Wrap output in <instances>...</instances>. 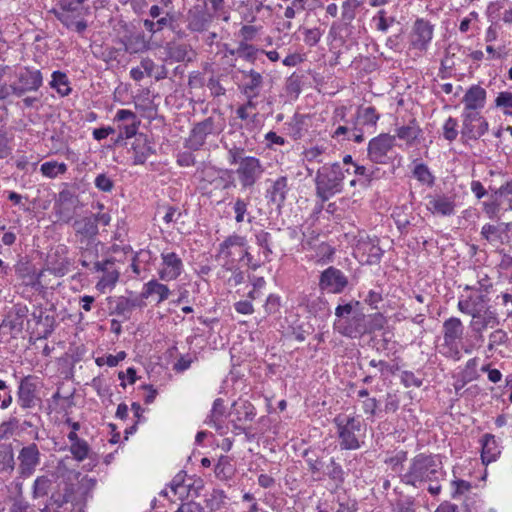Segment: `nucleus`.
<instances>
[{"mask_svg": "<svg viewBox=\"0 0 512 512\" xmlns=\"http://www.w3.org/2000/svg\"><path fill=\"white\" fill-rule=\"evenodd\" d=\"M167 58L174 62L191 61L193 58V51L187 44L170 43L166 47Z\"/></svg>", "mask_w": 512, "mask_h": 512, "instance_id": "72a5a7b5", "label": "nucleus"}, {"mask_svg": "<svg viewBox=\"0 0 512 512\" xmlns=\"http://www.w3.org/2000/svg\"><path fill=\"white\" fill-rule=\"evenodd\" d=\"M358 3L354 0H346L342 4V20L345 23H350L356 15V8Z\"/></svg>", "mask_w": 512, "mask_h": 512, "instance_id": "13d9d810", "label": "nucleus"}, {"mask_svg": "<svg viewBox=\"0 0 512 512\" xmlns=\"http://www.w3.org/2000/svg\"><path fill=\"white\" fill-rule=\"evenodd\" d=\"M486 90L479 85H472L463 96V113H480L486 104Z\"/></svg>", "mask_w": 512, "mask_h": 512, "instance_id": "b1692460", "label": "nucleus"}, {"mask_svg": "<svg viewBox=\"0 0 512 512\" xmlns=\"http://www.w3.org/2000/svg\"><path fill=\"white\" fill-rule=\"evenodd\" d=\"M67 165L63 162L47 161L41 164L40 172L42 175L49 179H54L58 175L65 174L67 172Z\"/></svg>", "mask_w": 512, "mask_h": 512, "instance_id": "58836bf2", "label": "nucleus"}, {"mask_svg": "<svg viewBox=\"0 0 512 512\" xmlns=\"http://www.w3.org/2000/svg\"><path fill=\"white\" fill-rule=\"evenodd\" d=\"M116 261H119L116 257L107 259L96 269V272H103V276L96 284V289L101 293H106L107 290H112L118 282L120 271L115 267Z\"/></svg>", "mask_w": 512, "mask_h": 512, "instance_id": "4be33fe9", "label": "nucleus"}, {"mask_svg": "<svg viewBox=\"0 0 512 512\" xmlns=\"http://www.w3.org/2000/svg\"><path fill=\"white\" fill-rule=\"evenodd\" d=\"M495 105H496V107L501 108L505 115H511L512 114V111H511V109H512V92H510V91L500 92L495 99Z\"/></svg>", "mask_w": 512, "mask_h": 512, "instance_id": "5fc2aeb1", "label": "nucleus"}, {"mask_svg": "<svg viewBox=\"0 0 512 512\" xmlns=\"http://www.w3.org/2000/svg\"><path fill=\"white\" fill-rule=\"evenodd\" d=\"M264 172L265 167L259 158L255 156L245 157L235 170L241 190L252 189L262 178Z\"/></svg>", "mask_w": 512, "mask_h": 512, "instance_id": "1a4fd4ad", "label": "nucleus"}, {"mask_svg": "<svg viewBox=\"0 0 512 512\" xmlns=\"http://www.w3.org/2000/svg\"><path fill=\"white\" fill-rule=\"evenodd\" d=\"M221 131V126L216 123L213 117L205 118L193 125L184 141V146L191 151L201 150L210 136H217Z\"/></svg>", "mask_w": 512, "mask_h": 512, "instance_id": "6e6552de", "label": "nucleus"}, {"mask_svg": "<svg viewBox=\"0 0 512 512\" xmlns=\"http://www.w3.org/2000/svg\"><path fill=\"white\" fill-rule=\"evenodd\" d=\"M347 285V277L341 270L333 266L325 269L320 275L319 288L322 291L339 294L344 291Z\"/></svg>", "mask_w": 512, "mask_h": 512, "instance_id": "a211bd4d", "label": "nucleus"}, {"mask_svg": "<svg viewBox=\"0 0 512 512\" xmlns=\"http://www.w3.org/2000/svg\"><path fill=\"white\" fill-rule=\"evenodd\" d=\"M52 88L56 89L60 96H67L71 92L68 77L61 71H54L52 73V80L50 82Z\"/></svg>", "mask_w": 512, "mask_h": 512, "instance_id": "ea45409f", "label": "nucleus"}, {"mask_svg": "<svg viewBox=\"0 0 512 512\" xmlns=\"http://www.w3.org/2000/svg\"><path fill=\"white\" fill-rule=\"evenodd\" d=\"M161 265L158 271L159 278L163 281L177 279L183 272L182 259L175 252H163Z\"/></svg>", "mask_w": 512, "mask_h": 512, "instance_id": "aec40b11", "label": "nucleus"}, {"mask_svg": "<svg viewBox=\"0 0 512 512\" xmlns=\"http://www.w3.org/2000/svg\"><path fill=\"white\" fill-rule=\"evenodd\" d=\"M500 321L495 310L488 307L481 313L480 319H472L471 327L475 332H482L487 327H494L499 325Z\"/></svg>", "mask_w": 512, "mask_h": 512, "instance_id": "473e14b6", "label": "nucleus"}, {"mask_svg": "<svg viewBox=\"0 0 512 512\" xmlns=\"http://www.w3.org/2000/svg\"><path fill=\"white\" fill-rule=\"evenodd\" d=\"M125 51L130 54L140 53L148 49V43L143 35L129 37L125 43Z\"/></svg>", "mask_w": 512, "mask_h": 512, "instance_id": "a18cd8bd", "label": "nucleus"}, {"mask_svg": "<svg viewBox=\"0 0 512 512\" xmlns=\"http://www.w3.org/2000/svg\"><path fill=\"white\" fill-rule=\"evenodd\" d=\"M306 0H292L291 5L285 9L284 16L287 19H293L296 13L306 9Z\"/></svg>", "mask_w": 512, "mask_h": 512, "instance_id": "69168bd1", "label": "nucleus"}, {"mask_svg": "<svg viewBox=\"0 0 512 512\" xmlns=\"http://www.w3.org/2000/svg\"><path fill=\"white\" fill-rule=\"evenodd\" d=\"M380 115L373 106H360L358 107L355 115L354 124L360 127H373L379 120Z\"/></svg>", "mask_w": 512, "mask_h": 512, "instance_id": "7c9ffc66", "label": "nucleus"}, {"mask_svg": "<svg viewBox=\"0 0 512 512\" xmlns=\"http://www.w3.org/2000/svg\"><path fill=\"white\" fill-rule=\"evenodd\" d=\"M14 455L10 448L0 450V473H11L14 470Z\"/></svg>", "mask_w": 512, "mask_h": 512, "instance_id": "603ef678", "label": "nucleus"}, {"mask_svg": "<svg viewBox=\"0 0 512 512\" xmlns=\"http://www.w3.org/2000/svg\"><path fill=\"white\" fill-rule=\"evenodd\" d=\"M186 474L179 472L170 483V490L174 495H177L179 499L183 498L188 493V487L190 484H185Z\"/></svg>", "mask_w": 512, "mask_h": 512, "instance_id": "de8ad7c7", "label": "nucleus"}, {"mask_svg": "<svg viewBox=\"0 0 512 512\" xmlns=\"http://www.w3.org/2000/svg\"><path fill=\"white\" fill-rule=\"evenodd\" d=\"M19 82L24 86V89L36 91L41 87L43 77L40 70L26 69L20 74Z\"/></svg>", "mask_w": 512, "mask_h": 512, "instance_id": "c9c22d12", "label": "nucleus"}, {"mask_svg": "<svg viewBox=\"0 0 512 512\" xmlns=\"http://www.w3.org/2000/svg\"><path fill=\"white\" fill-rule=\"evenodd\" d=\"M222 267L231 272V276L227 279V283L230 286H237L242 284L245 281V274L244 272L236 267L234 263L230 261H225Z\"/></svg>", "mask_w": 512, "mask_h": 512, "instance_id": "09e8293b", "label": "nucleus"}, {"mask_svg": "<svg viewBox=\"0 0 512 512\" xmlns=\"http://www.w3.org/2000/svg\"><path fill=\"white\" fill-rule=\"evenodd\" d=\"M413 176L423 185L432 187L435 182V177L431 173L428 166L424 163H418L413 169Z\"/></svg>", "mask_w": 512, "mask_h": 512, "instance_id": "c03bdc74", "label": "nucleus"}, {"mask_svg": "<svg viewBox=\"0 0 512 512\" xmlns=\"http://www.w3.org/2000/svg\"><path fill=\"white\" fill-rule=\"evenodd\" d=\"M395 145V136L380 134L369 141L368 157L377 164H386L389 161L388 153Z\"/></svg>", "mask_w": 512, "mask_h": 512, "instance_id": "4468645a", "label": "nucleus"}, {"mask_svg": "<svg viewBox=\"0 0 512 512\" xmlns=\"http://www.w3.org/2000/svg\"><path fill=\"white\" fill-rule=\"evenodd\" d=\"M314 249H315L314 258H315L316 263L327 264V263H330L333 261L335 249L331 245H329L325 242H322L318 245H315Z\"/></svg>", "mask_w": 512, "mask_h": 512, "instance_id": "37998d69", "label": "nucleus"}, {"mask_svg": "<svg viewBox=\"0 0 512 512\" xmlns=\"http://www.w3.org/2000/svg\"><path fill=\"white\" fill-rule=\"evenodd\" d=\"M149 258H150V253H149V251H146V250H140L139 252H137L136 254H134L132 256L131 268L136 275H140V273H141V268H140L139 263L148 261Z\"/></svg>", "mask_w": 512, "mask_h": 512, "instance_id": "338daca9", "label": "nucleus"}, {"mask_svg": "<svg viewBox=\"0 0 512 512\" xmlns=\"http://www.w3.org/2000/svg\"><path fill=\"white\" fill-rule=\"evenodd\" d=\"M464 326L459 318L451 317L443 323V343L438 346V352L454 360L460 358L459 343L463 338Z\"/></svg>", "mask_w": 512, "mask_h": 512, "instance_id": "423d86ee", "label": "nucleus"}, {"mask_svg": "<svg viewBox=\"0 0 512 512\" xmlns=\"http://www.w3.org/2000/svg\"><path fill=\"white\" fill-rule=\"evenodd\" d=\"M428 208L434 214L450 215L454 212V202L446 196H435L429 200Z\"/></svg>", "mask_w": 512, "mask_h": 512, "instance_id": "f704fd0d", "label": "nucleus"}, {"mask_svg": "<svg viewBox=\"0 0 512 512\" xmlns=\"http://www.w3.org/2000/svg\"><path fill=\"white\" fill-rule=\"evenodd\" d=\"M446 472L439 455L419 453L410 462L407 471L401 476V481L415 488L426 482H440L445 479Z\"/></svg>", "mask_w": 512, "mask_h": 512, "instance_id": "f257e3e1", "label": "nucleus"}, {"mask_svg": "<svg viewBox=\"0 0 512 512\" xmlns=\"http://www.w3.org/2000/svg\"><path fill=\"white\" fill-rule=\"evenodd\" d=\"M326 475L336 484V486L341 485L344 482V470L341 465L336 463L332 458L330 463L326 467Z\"/></svg>", "mask_w": 512, "mask_h": 512, "instance_id": "8fccbe9b", "label": "nucleus"}, {"mask_svg": "<svg viewBox=\"0 0 512 512\" xmlns=\"http://www.w3.org/2000/svg\"><path fill=\"white\" fill-rule=\"evenodd\" d=\"M461 133L468 139H478L488 131V122L481 113H462Z\"/></svg>", "mask_w": 512, "mask_h": 512, "instance_id": "6ab92c4d", "label": "nucleus"}, {"mask_svg": "<svg viewBox=\"0 0 512 512\" xmlns=\"http://www.w3.org/2000/svg\"><path fill=\"white\" fill-rule=\"evenodd\" d=\"M489 302L490 299L486 294L475 291L468 296H461L457 307L460 312L475 320L480 319L481 313L490 307Z\"/></svg>", "mask_w": 512, "mask_h": 512, "instance_id": "2eb2a0df", "label": "nucleus"}, {"mask_svg": "<svg viewBox=\"0 0 512 512\" xmlns=\"http://www.w3.org/2000/svg\"><path fill=\"white\" fill-rule=\"evenodd\" d=\"M18 473L22 478H28L34 474L41 462V453L35 443H30L21 448L18 454Z\"/></svg>", "mask_w": 512, "mask_h": 512, "instance_id": "ddd939ff", "label": "nucleus"}, {"mask_svg": "<svg viewBox=\"0 0 512 512\" xmlns=\"http://www.w3.org/2000/svg\"><path fill=\"white\" fill-rule=\"evenodd\" d=\"M107 304L110 315H116L122 320H128L135 308H142L145 302L139 297L127 298L124 296L108 297Z\"/></svg>", "mask_w": 512, "mask_h": 512, "instance_id": "f3484780", "label": "nucleus"}, {"mask_svg": "<svg viewBox=\"0 0 512 512\" xmlns=\"http://www.w3.org/2000/svg\"><path fill=\"white\" fill-rule=\"evenodd\" d=\"M94 184L98 190L106 193L111 192L114 187L113 180L104 173L97 175Z\"/></svg>", "mask_w": 512, "mask_h": 512, "instance_id": "e2e57ef3", "label": "nucleus"}, {"mask_svg": "<svg viewBox=\"0 0 512 512\" xmlns=\"http://www.w3.org/2000/svg\"><path fill=\"white\" fill-rule=\"evenodd\" d=\"M238 421H252L256 415L254 406L249 401L235 402L233 404Z\"/></svg>", "mask_w": 512, "mask_h": 512, "instance_id": "a19ab883", "label": "nucleus"}, {"mask_svg": "<svg viewBox=\"0 0 512 512\" xmlns=\"http://www.w3.org/2000/svg\"><path fill=\"white\" fill-rule=\"evenodd\" d=\"M335 316L333 329L342 336L357 338L366 331L365 315L355 310L352 303L338 305Z\"/></svg>", "mask_w": 512, "mask_h": 512, "instance_id": "20e7f679", "label": "nucleus"}, {"mask_svg": "<svg viewBox=\"0 0 512 512\" xmlns=\"http://www.w3.org/2000/svg\"><path fill=\"white\" fill-rule=\"evenodd\" d=\"M281 298L277 294H270L263 305L264 311L267 315L275 314L280 310Z\"/></svg>", "mask_w": 512, "mask_h": 512, "instance_id": "bf43d9fd", "label": "nucleus"}, {"mask_svg": "<svg viewBox=\"0 0 512 512\" xmlns=\"http://www.w3.org/2000/svg\"><path fill=\"white\" fill-rule=\"evenodd\" d=\"M345 171L340 163L325 164L316 173V194L324 202L342 191Z\"/></svg>", "mask_w": 512, "mask_h": 512, "instance_id": "39448f33", "label": "nucleus"}, {"mask_svg": "<svg viewBox=\"0 0 512 512\" xmlns=\"http://www.w3.org/2000/svg\"><path fill=\"white\" fill-rule=\"evenodd\" d=\"M131 150L133 153L132 162L134 165L144 164L147 159L155 153L151 142L144 134H139L135 137Z\"/></svg>", "mask_w": 512, "mask_h": 512, "instance_id": "a878e982", "label": "nucleus"}, {"mask_svg": "<svg viewBox=\"0 0 512 512\" xmlns=\"http://www.w3.org/2000/svg\"><path fill=\"white\" fill-rule=\"evenodd\" d=\"M496 201L503 204V213L512 212V180L501 185L494 193Z\"/></svg>", "mask_w": 512, "mask_h": 512, "instance_id": "e433bc0d", "label": "nucleus"}, {"mask_svg": "<svg viewBox=\"0 0 512 512\" xmlns=\"http://www.w3.org/2000/svg\"><path fill=\"white\" fill-rule=\"evenodd\" d=\"M458 122L455 118L449 117L443 125V136L448 141H453L458 135Z\"/></svg>", "mask_w": 512, "mask_h": 512, "instance_id": "6e6d98bb", "label": "nucleus"}, {"mask_svg": "<svg viewBox=\"0 0 512 512\" xmlns=\"http://www.w3.org/2000/svg\"><path fill=\"white\" fill-rule=\"evenodd\" d=\"M481 459L484 464H489L497 459L501 451L494 435L485 434L481 440Z\"/></svg>", "mask_w": 512, "mask_h": 512, "instance_id": "c85d7f7f", "label": "nucleus"}, {"mask_svg": "<svg viewBox=\"0 0 512 512\" xmlns=\"http://www.w3.org/2000/svg\"><path fill=\"white\" fill-rule=\"evenodd\" d=\"M240 73L242 75L239 85L240 92L243 95L259 96L264 85L262 74L253 69L240 70Z\"/></svg>", "mask_w": 512, "mask_h": 512, "instance_id": "393cba45", "label": "nucleus"}, {"mask_svg": "<svg viewBox=\"0 0 512 512\" xmlns=\"http://www.w3.org/2000/svg\"><path fill=\"white\" fill-rule=\"evenodd\" d=\"M341 450H357L364 444L365 427L359 416L339 414L333 419Z\"/></svg>", "mask_w": 512, "mask_h": 512, "instance_id": "f03ea898", "label": "nucleus"}, {"mask_svg": "<svg viewBox=\"0 0 512 512\" xmlns=\"http://www.w3.org/2000/svg\"><path fill=\"white\" fill-rule=\"evenodd\" d=\"M225 413L224 401L221 398H217L213 402L211 414L208 416L207 423L220 430L222 428V418Z\"/></svg>", "mask_w": 512, "mask_h": 512, "instance_id": "4c0bfd02", "label": "nucleus"}, {"mask_svg": "<svg viewBox=\"0 0 512 512\" xmlns=\"http://www.w3.org/2000/svg\"><path fill=\"white\" fill-rule=\"evenodd\" d=\"M38 388L36 377L28 375L21 379L17 390V403L22 409L32 410L41 406L42 399Z\"/></svg>", "mask_w": 512, "mask_h": 512, "instance_id": "9b49d317", "label": "nucleus"}, {"mask_svg": "<svg viewBox=\"0 0 512 512\" xmlns=\"http://www.w3.org/2000/svg\"><path fill=\"white\" fill-rule=\"evenodd\" d=\"M172 24V16L169 13H166L165 16L156 18V20L144 19L143 26L144 28L151 33V35H155L158 32H161L164 28L171 26Z\"/></svg>", "mask_w": 512, "mask_h": 512, "instance_id": "79ce46f5", "label": "nucleus"}, {"mask_svg": "<svg viewBox=\"0 0 512 512\" xmlns=\"http://www.w3.org/2000/svg\"><path fill=\"white\" fill-rule=\"evenodd\" d=\"M288 191V178L286 176H280L272 181L270 187L267 189V197L272 203L280 206L286 200Z\"/></svg>", "mask_w": 512, "mask_h": 512, "instance_id": "bb28decb", "label": "nucleus"}, {"mask_svg": "<svg viewBox=\"0 0 512 512\" xmlns=\"http://www.w3.org/2000/svg\"><path fill=\"white\" fill-rule=\"evenodd\" d=\"M88 0H60L52 12L69 30L82 34L88 27L86 17L90 14Z\"/></svg>", "mask_w": 512, "mask_h": 512, "instance_id": "7ed1b4c3", "label": "nucleus"}, {"mask_svg": "<svg viewBox=\"0 0 512 512\" xmlns=\"http://www.w3.org/2000/svg\"><path fill=\"white\" fill-rule=\"evenodd\" d=\"M85 501L84 494L74 497L65 494L63 498L52 495L48 504L40 512H84Z\"/></svg>", "mask_w": 512, "mask_h": 512, "instance_id": "f8f14e48", "label": "nucleus"}, {"mask_svg": "<svg viewBox=\"0 0 512 512\" xmlns=\"http://www.w3.org/2000/svg\"><path fill=\"white\" fill-rule=\"evenodd\" d=\"M98 226H84L82 230H79L78 236H80V264L87 269L96 271L102 262L98 261V243H95L94 236L97 234Z\"/></svg>", "mask_w": 512, "mask_h": 512, "instance_id": "0eeeda50", "label": "nucleus"}, {"mask_svg": "<svg viewBox=\"0 0 512 512\" xmlns=\"http://www.w3.org/2000/svg\"><path fill=\"white\" fill-rule=\"evenodd\" d=\"M322 35L323 32L320 28L304 29V42L306 45L314 47L319 43Z\"/></svg>", "mask_w": 512, "mask_h": 512, "instance_id": "680f3d73", "label": "nucleus"}, {"mask_svg": "<svg viewBox=\"0 0 512 512\" xmlns=\"http://www.w3.org/2000/svg\"><path fill=\"white\" fill-rule=\"evenodd\" d=\"M500 321L495 310L488 307L481 313L480 319H472L471 327L475 332H482L487 327H494L499 325Z\"/></svg>", "mask_w": 512, "mask_h": 512, "instance_id": "2f4dec72", "label": "nucleus"}, {"mask_svg": "<svg viewBox=\"0 0 512 512\" xmlns=\"http://www.w3.org/2000/svg\"><path fill=\"white\" fill-rule=\"evenodd\" d=\"M239 119L246 122V127L254 124L258 120L257 113H251L244 105H240L236 110Z\"/></svg>", "mask_w": 512, "mask_h": 512, "instance_id": "0e129e2a", "label": "nucleus"}, {"mask_svg": "<svg viewBox=\"0 0 512 512\" xmlns=\"http://www.w3.org/2000/svg\"><path fill=\"white\" fill-rule=\"evenodd\" d=\"M70 453L73 455V458L79 462L85 460L90 452V447L87 441L81 439L70 445L69 448Z\"/></svg>", "mask_w": 512, "mask_h": 512, "instance_id": "3c124183", "label": "nucleus"}, {"mask_svg": "<svg viewBox=\"0 0 512 512\" xmlns=\"http://www.w3.org/2000/svg\"><path fill=\"white\" fill-rule=\"evenodd\" d=\"M115 120L119 122L117 141L137 136L140 121L134 112L127 109H120L115 115Z\"/></svg>", "mask_w": 512, "mask_h": 512, "instance_id": "412c9836", "label": "nucleus"}, {"mask_svg": "<svg viewBox=\"0 0 512 512\" xmlns=\"http://www.w3.org/2000/svg\"><path fill=\"white\" fill-rule=\"evenodd\" d=\"M170 295V289L167 285L158 282L157 280H151L144 285L143 292L141 293L140 299H147L151 296H157V303H161L168 299Z\"/></svg>", "mask_w": 512, "mask_h": 512, "instance_id": "c756f323", "label": "nucleus"}, {"mask_svg": "<svg viewBox=\"0 0 512 512\" xmlns=\"http://www.w3.org/2000/svg\"><path fill=\"white\" fill-rule=\"evenodd\" d=\"M219 255L224 256L226 261L234 263L235 261H244L252 269H256V265L252 264V255L248 252L247 240L239 235L229 236L220 244Z\"/></svg>", "mask_w": 512, "mask_h": 512, "instance_id": "9d476101", "label": "nucleus"}, {"mask_svg": "<svg viewBox=\"0 0 512 512\" xmlns=\"http://www.w3.org/2000/svg\"><path fill=\"white\" fill-rule=\"evenodd\" d=\"M422 134V129L415 119L409 121L407 125L397 127L395 129V139L398 138L405 142L408 147L415 144L419 136Z\"/></svg>", "mask_w": 512, "mask_h": 512, "instance_id": "cd10ccee", "label": "nucleus"}, {"mask_svg": "<svg viewBox=\"0 0 512 512\" xmlns=\"http://www.w3.org/2000/svg\"><path fill=\"white\" fill-rule=\"evenodd\" d=\"M325 152V148L322 146H312L306 148L303 152L304 159L308 162L321 163L323 161L322 156Z\"/></svg>", "mask_w": 512, "mask_h": 512, "instance_id": "4d7b16f0", "label": "nucleus"}, {"mask_svg": "<svg viewBox=\"0 0 512 512\" xmlns=\"http://www.w3.org/2000/svg\"><path fill=\"white\" fill-rule=\"evenodd\" d=\"M9 512H32V509L23 497H16L13 499Z\"/></svg>", "mask_w": 512, "mask_h": 512, "instance_id": "774afa93", "label": "nucleus"}, {"mask_svg": "<svg viewBox=\"0 0 512 512\" xmlns=\"http://www.w3.org/2000/svg\"><path fill=\"white\" fill-rule=\"evenodd\" d=\"M51 480L47 476H38L32 486V497L38 499L48 494L51 487Z\"/></svg>", "mask_w": 512, "mask_h": 512, "instance_id": "49530a36", "label": "nucleus"}, {"mask_svg": "<svg viewBox=\"0 0 512 512\" xmlns=\"http://www.w3.org/2000/svg\"><path fill=\"white\" fill-rule=\"evenodd\" d=\"M392 512H416V504L412 498L399 499L392 507Z\"/></svg>", "mask_w": 512, "mask_h": 512, "instance_id": "052dcab7", "label": "nucleus"}, {"mask_svg": "<svg viewBox=\"0 0 512 512\" xmlns=\"http://www.w3.org/2000/svg\"><path fill=\"white\" fill-rule=\"evenodd\" d=\"M488 339L489 343L487 345V349L489 352H492L496 347L507 343L508 335L504 330L497 329L489 334Z\"/></svg>", "mask_w": 512, "mask_h": 512, "instance_id": "864d4df0", "label": "nucleus"}, {"mask_svg": "<svg viewBox=\"0 0 512 512\" xmlns=\"http://www.w3.org/2000/svg\"><path fill=\"white\" fill-rule=\"evenodd\" d=\"M211 21L207 3H197L192 6L186 15L187 28L192 32L204 31Z\"/></svg>", "mask_w": 512, "mask_h": 512, "instance_id": "5701e85b", "label": "nucleus"}, {"mask_svg": "<svg viewBox=\"0 0 512 512\" xmlns=\"http://www.w3.org/2000/svg\"><path fill=\"white\" fill-rule=\"evenodd\" d=\"M434 26L423 18H418L412 27L410 44L413 49L426 51L433 39Z\"/></svg>", "mask_w": 512, "mask_h": 512, "instance_id": "dca6fc26", "label": "nucleus"}]
</instances>
